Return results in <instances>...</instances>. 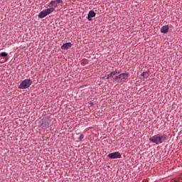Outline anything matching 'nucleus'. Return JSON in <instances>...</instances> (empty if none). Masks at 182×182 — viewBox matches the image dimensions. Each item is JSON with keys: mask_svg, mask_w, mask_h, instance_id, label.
<instances>
[{"mask_svg": "<svg viewBox=\"0 0 182 182\" xmlns=\"http://www.w3.org/2000/svg\"><path fill=\"white\" fill-rule=\"evenodd\" d=\"M168 137L166 135L156 134L149 138V141L155 143V144H161L163 141H166Z\"/></svg>", "mask_w": 182, "mask_h": 182, "instance_id": "obj_1", "label": "nucleus"}, {"mask_svg": "<svg viewBox=\"0 0 182 182\" xmlns=\"http://www.w3.org/2000/svg\"><path fill=\"white\" fill-rule=\"evenodd\" d=\"M128 77H129V74L126 73H123L118 75H116L114 77H113V80H115V82L120 83L122 82H126Z\"/></svg>", "mask_w": 182, "mask_h": 182, "instance_id": "obj_2", "label": "nucleus"}, {"mask_svg": "<svg viewBox=\"0 0 182 182\" xmlns=\"http://www.w3.org/2000/svg\"><path fill=\"white\" fill-rule=\"evenodd\" d=\"M32 85V80L31 79H26L23 80L20 85H18V89H28Z\"/></svg>", "mask_w": 182, "mask_h": 182, "instance_id": "obj_3", "label": "nucleus"}, {"mask_svg": "<svg viewBox=\"0 0 182 182\" xmlns=\"http://www.w3.org/2000/svg\"><path fill=\"white\" fill-rule=\"evenodd\" d=\"M60 4H63V1L62 0H54V1H51L48 5H47V8H54V9L55 8H58V6H59V5H60Z\"/></svg>", "mask_w": 182, "mask_h": 182, "instance_id": "obj_4", "label": "nucleus"}, {"mask_svg": "<svg viewBox=\"0 0 182 182\" xmlns=\"http://www.w3.org/2000/svg\"><path fill=\"white\" fill-rule=\"evenodd\" d=\"M50 119L49 118H43L41 121V127L42 129H43L44 130L46 129H49V126H50Z\"/></svg>", "mask_w": 182, "mask_h": 182, "instance_id": "obj_5", "label": "nucleus"}, {"mask_svg": "<svg viewBox=\"0 0 182 182\" xmlns=\"http://www.w3.org/2000/svg\"><path fill=\"white\" fill-rule=\"evenodd\" d=\"M107 157L109 159H122V154H120V152L116 151L109 154Z\"/></svg>", "mask_w": 182, "mask_h": 182, "instance_id": "obj_6", "label": "nucleus"}, {"mask_svg": "<svg viewBox=\"0 0 182 182\" xmlns=\"http://www.w3.org/2000/svg\"><path fill=\"white\" fill-rule=\"evenodd\" d=\"M95 16H96V14L95 13V11L90 10L87 16L88 21H92V18H95Z\"/></svg>", "mask_w": 182, "mask_h": 182, "instance_id": "obj_7", "label": "nucleus"}, {"mask_svg": "<svg viewBox=\"0 0 182 182\" xmlns=\"http://www.w3.org/2000/svg\"><path fill=\"white\" fill-rule=\"evenodd\" d=\"M69 48H72V43H65L61 46V49L63 50H66V49H69Z\"/></svg>", "mask_w": 182, "mask_h": 182, "instance_id": "obj_8", "label": "nucleus"}, {"mask_svg": "<svg viewBox=\"0 0 182 182\" xmlns=\"http://www.w3.org/2000/svg\"><path fill=\"white\" fill-rule=\"evenodd\" d=\"M169 29H170V27L168 26V25L164 26L161 28V33H167Z\"/></svg>", "mask_w": 182, "mask_h": 182, "instance_id": "obj_9", "label": "nucleus"}, {"mask_svg": "<svg viewBox=\"0 0 182 182\" xmlns=\"http://www.w3.org/2000/svg\"><path fill=\"white\" fill-rule=\"evenodd\" d=\"M46 16H48V14L46 10L41 11L38 14V18H40V19H43V18H45Z\"/></svg>", "mask_w": 182, "mask_h": 182, "instance_id": "obj_10", "label": "nucleus"}, {"mask_svg": "<svg viewBox=\"0 0 182 182\" xmlns=\"http://www.w3.org/2000/svg\"><path fill=\"white\" fill-rule=\"evenodd\" d=\"M117 75H118L117 71H112L111 73H109L107 75V79H109V77H113L114 76H116Z\"/></svg>", "mask_w": 182, "mask_h": 182, "instance_id": "obj_11", "label": "nucleus"}, {"mask_svg": "<svg viewBox=\"0 0 182 182\" xmlns=\"http://www.w3.org/2000/svg\"><path fill=\"white\" fill-rule=\"evenodd\" d=\"M47 15H50V14H52V12H54L55 8L50 7L48 9H45Z\"/></svg>", "mask_w": 182, "mask_h": 182, "instance_id": "obj_12", "label": "nucleus"}, {"mask_svg": "<svg viewBox=\"0 0 182 182\" xmlns=\"http://www.w3.org/2000/svg\"><path fill=\"white\" fill-rule=\"evenodd\" d=\"M140 76H142L144 77H145L146 79H147V77H149V73L147 72H144L142 73Z\"/></svg>", "mask_w": 182, "mask_h": 182, "instance_id": "obj_13", "label": "nucleus"}, {"mask_svg": "<svg viewBox=\"0 0 182 182\" xmlns=\"http://www.w3.org/2000/svg\"><path fill=\"white\" fill-rule=\"evenodd\" d=\"M0 56H1L2 58H6V56H8V53L3 52L0 53Z\"/></svg>", "mask_w": 182, "mask_h": 182, "instance_id": "obj_14", "label": "nucleus"}, {"mask_svg": "<svg viewBox=\"0 0 182 182\" xmlns=\"http://www.w3.org/2000/svg\"><path fill=\"white\" fill-rule=\"evenodd\" d=\"M85 139V135H83L82 134H81L80 135V137L78 138V140H80V141L82 139Z\"/></svg>", "mask_w": 182, "mask_h": 182, "instance_id": "obj_15", "label": "nucleus"}]
</instances>
